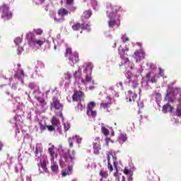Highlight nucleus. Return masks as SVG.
I'll return each instance as SVG.
<instances>
[{
    "instance_id": "nucleus-1",
    "label": "nucleus",
    "mask_w": 181,
    "mask_h": 181,
    "mask_svg": "<svg viewBox=\"0 0 181 181\" xmlns=\"http://www.w3.org/2000/svg\"><path fill=\"white\" fill-rule=\"evenodd\" d=\"M59 148L62 152V158H64L66 163H73L76 160V151L70 149H66L62 145H59Z\"/></svg>"
},
{
    "instance_id": "nucleus-2",
    "label": "nucleus",
    "mask_w": 181,
    "mask_h": 181,
    "mask_svg": "<svg viewBox=\"0 0 181 181\" xmlns=\"http://www.w3.org/2000/svg\"><path fill=\"white\" fill-rule=\"evenodd\" d=\"M51 124L52 125H48V131H49V132H53L55 129L59 131V132H62V126L60 125V119H59V118L55 116L52 117Z\"/></svg>"
},
{
    "instance_id": "nucleus-3",
    "label": "nucleus",
    "mask_w": 181,
    "mask_h": 181,
    "mask_svg": "<svg viewBox=\"0 0 181 181\" xmlns=\"http://www.w3.org/2000/svg\"><path fill=\"white\" fill-rule=\"evenodd\" d=\"M0 12L1 13V18L4 21H9L12 19V12L9 11V6L4 4L0 7Z\"/></svg>"
},
{
    "instance_id": "nucleus-4",
    "label": "nucleus",
    "mask_w": 181,
    "mask_h": 181,
    "mask_svg": "<svg viewBox=\"0 0 181 181\" xmlns=\"http://www.w3.org/2000/svg\"><path fill=\"white\" fill-rule=\"evenodd\" d=\"M119 11H121V7L119 6L117 4H108L106 13L107 17L111 18V16H114L115 13Z\"/></svg>"
},
{
    "instance_id": "nucleus-5",
    "label": "nucleus",
    "mask_w": 181,
    "mask_h": 181,
    "mask_svg": "<svg viewBox=\"0 0 181 181\" xmlns=\"http://www.w3.org/2000/svg\"><path fill=\"white\" fill-rule=\"evenodd\" d=\"M95 103L90 102L87 105V115L88 117H93V118H95L97 117V111L93 110V108H95Z\"/></svg>"
},
{
    "instance_id": "nucleus-6",
    "label": "nucleus",
    "mask_w": 181,
    "mask_h": 181,
    "mask_svg": "<svg viewBox=\"0 0 181 181\" xmlns=\"http://www.w3.org/2000/svg\"><path fill=\"white\" fill-rule=\"evenodd\" d=\"M93 153L95 155H100V151H101V143L100 142V137H95L93 141Z\"/></svg>"
},
{
    "instance_id": "nucleus-7",
    "label": "nucleus",
    "mask_w": 181,
    "mask_h": 181,
    "mask_svg": "<svg viewBox=\"0 0 181 181\" xmlns=\"http://www.w3.org/2000/svg\"><path fill=\"white\" fill-rule=\"evenodd\" d=\"M73 101H84V92L81 90H75L72 95Z\"/></svg>"
},
{
    "instance_id": "nucleus-8",
    "label": "nucleus",
    "mask_w": 181,
    "mask_h": 181,
    "mask_svg": "<svg viewBox=\"0 0 181 181\" xmlns=\"http://www.w3.org/2000/svg\"><path fill=\"white\" fill-rule=\"evenodd\" d=\"M26 36L28 40V45L30 46H36L37 40L35 34H33V33H28Z\"/></svg>"
},
{
    "instance_id": "nucleus-9",
    "label": "nucleus",
    "mask_w": 181,
    "mask_h": 181,
    "mask_svg": "<svg viewBox=\"0 0 181 181\" xmlns=\"http://www.w3.org/2000/svg\"><path fill=\"white\" fill-rule=\"evenodd\" d=\"M70 64L74 66L76 63H78V53L74 52L71 56L69 57Z\"/></svg>"
},
{
    "instance_id": "nucleus-10",
    "label": "nucleus",
    "mask_w": 181,
    "mask_h": 181,
    "mask_svg": "<svg viewBox=\"0 0 181 181\" xmlns=\"http://www.w3.org/2000/svg\"><path fill=\"white\" fill-rule=\"evenodd\" d=\"M51 106L54 107L55 110H60V108L63 110V105H62V103H60V101L57 100V98L55 97L53 98L52 99V103H51Z\"/></svg>"
},
{
    "instance_id": "nucleus-11",
    "label": "nucleus",
    "mask_w": 181,
    "mask_h": 181,
    "mask_svg": "<svg viewBox=\"0 0 181 181\" xmlns=\"http://www.w3.org/2000/svg\"><path fill=\"white\" fill-rule=\"evenodd\" d=\"M127 94L129 95V100L128 98H127V101H129V103H132V101L135 102V100H136V97H138V95H136V93H133L132 90H129L127 92Z\"/></svg>"
},
{
    "instance_id": "nucleus-12",
    "label": "nucleus",
    "mask_w": 181,
    "mask_h": 181,
    "mask_svg": "<svg viewBox=\"0 0 181 181\" xmlns=\"http://www.w3.org/2000/svg\"><path fill=\"white\" fill-rule=\"evenodd\" d=\"M73 30H80V29H82V30H86V27H84L83 24H80V23L76 22L74 23L72 25Z\"/></svg>"
},
{
    "instance_id": "nucleus-13",
    "label": "nucleus",
    "mask_w": 181,
    "mask_h": 181,
    "mask_svg": "<svg viewBox=\"0 0 181 181\" xmlns=\"http://www.w3.org/2000/svg\"><path fill=\"white\" fill-rule=\"evenodd\" d=\"M93 69H94V66H93V64H86V66L85 70L83 71V73H85V74H90V76H91L93 73Z\"/></svg>"
},
{
    "instance_id": "nucleus-14",
    "label": "nucleus",
    "mask_w": 181,
    "mask_h": 181,
    "mask_svg": "<svg viewBox=\"0 0 181 181\" xmlns=\"http://www.w3.org/2000/svg\"><path fill=\"white\" fill-rule=\"evenodd\" d=\"M48 152L50 155V160H54V156H57L56 152L54 151V146H52L48 148Z\"/></svg>"
},
{
    "instance_id": "nucleus-15",
    "label": "nucleus",
    "mask_w": 181,
    "mask_h": 181,
    "mask_svg": "<svg viewBox=\"0 0 181 181\" xmlns=\"http://www.w3.org/2000/svg\"><path fill=\"white\" fill-rule=\"evenodd\" d=\"M129 50V49L128 47H125V48H122V46H120L118 49L120 59H124V57L125 56V52H128Z\"/></svg>"
},
{
    "instance_id": "nucleus-16",
    "label": "nucleus",
    "mask_w": 181,
    "mask_h": 181,
    "mask_svg": "<svg viewBox=\"0 0 181 181\" xmlns=\"http://www.w3.org/2000/svg\"><path fill=\"white\" fill-rule=\"evenodd\" d=\"M110 20L107 21V25L110 29H112L115 25H117V21L114 19V16L109 17Z\"/></svg>"
},
{
    "instance_id": "nucleus-17",
    "label": "nucleus",
    "mask_w": 181,
    "mask_h": 181,
    "mask_svg": "<svg viewBox=\"0 0 181 181\" xmlns=\"http://www.w3.org/2000/svg\"><path fill=\"white\" fill-rule=\"evenodd\" d=\"M51 170L52 172H59V165L54 160H51Z\"/></svg>"
},
{
    "instance_id": "nucleus-18",
    "label": "nucleus",
    "mask_w": 181,
    "mask_h": 181,
    "mask_svg": "<svg viewBox=\"0 0 181 181\" xmlns=\"http://www.w3.org/2000/svg\"><path fill=\"white\" fill-rule=\"evenodd\" d=\"M47 163H49V161L46 160H43L42 162H41L40 163L41 168L43 172H45V173H47V172H49V169H47Z\"/></svg>"
},
{
    "instance_id": "nucleus-19",
    "label": "nucleus",
    "mask_w": 181,
    "mask_h": 181,
    "mask_svg": "<svg viewBox=\"0 0 181 181\" xmlns=\"http://www.w3.org/2000/svg\"><path fill=\"white\" fill-rule=\"evenodd\" d=\"M170 108V112H172V111H173V107H172L170 105V104L167 103L166 105H164L163 107V112H164V114H166V112H168V109Z\"/></svg>"
},
{
    "instance_id": "nucleus-20",
    "label": "nucleus",
    "mask_w": 181,
    "mask_h": 181,
    "mask_svg": "<svg viewBox=\"0 0 181 181\" xmlns=\"http://www.w3.org/2000/svg\"><path fill=\"white\" fill-rule=\"evenodd\" d=\"M91 75L90 74H86V80L82 79L81 83L83 84V86H87V83H90L91 81Z\"/></svg>"
},
{
    "instance_id": "nucleus-21",
    "label": "nucleus",
    "mask_w": 181,
    "mask_h": 181,
    "mask_svg": "<svg viewBox=\"0 0 181 181\" xmlns=\"http://www.w3.org/2000/svg\"><path fill=\"white\" fill-rule=\"evenodd\" d=\"M57 14L61 15L62 16H66L69 15V11L66 8H62L58 10Z\"/></svg>"
},
{
    "instance_id": "nucleus-22",
    "label": "nucleus",
    "mask_w": 181,
    "mask_h": 181,
    "mask_svg": "<svg viewBox=\"0 0 181 181\" xmlns=\"http://www.w3.org/2000/svg\"><path fill=\"white\" fill-rule=\"evenodd\" d=\"M99 175L101 176L102 179H107L108 177V171L104 170V169H101L99 171Z\"/></svg>"
},
{
    "instance_id": "nucleus-23",
    "label": "nucleus",
    "mask_w": 181,
    "mask_h": 181,
    "mask_svg": "<svg viewBox=\"0 0 181 181\" xmlns=\"http://www.w3.org/2000/svg\"><path fill=\"white\" fill-rule=\"evenodd\" d=\"M134 56L136 59V63H139V62H141V52L138 50L135 51Z\"/></svg>"
},
{
    "instance_id": "nucleus-24",
    "label": "nucleus",
    "mask_w": 181,
    "mask_h": 181,
    "mask_svg": "<svg viewBox=\"0 0 181 181\" xmlns=\"http://www.w3.org/2000/svg\"><path fill=\"white\" fill-rule=\"evenodd\" d=\"M111 102L104 103V101H103L100 104V108H110V107H111Z\"/></svg>"
},
{
    "instance_id": "nucleus-25",
    "label": "nucleus",
    "mask_w": 181,
    "mask_h": 181,
    "mask_svg": "<svg viewBox=\"0 0 181 181\" xmlns=\"http://www.w3.org/2000/svg\"><path fill=\"white\" fill-rule=\"evenodd\" d=\"M68 144L69 145V148H73L74 146V137L68 138Z\"/></svg>"
},
{
    "instance_id": "nucleus-26",
    "label": "nucleus",
    "mask_w": 181,
    "mask_h": 181,
    "mask_svg": "<svg viewBox=\"0 0 181 181\" xmlns=\"http://www.w3.org/2000/svg\"><path fill=\"white\" fill-rule=\"evenodd\" d=\"M83 15H84V18H86V19H88V18H90L91 16V15H93V11H91V10L86 11L83 13Z\"/></svg>"
},
{
    "instance_id": "nucleus-27",
    "label": "nucleus",
    "mask_w": 181,
    "mask_h": 181,
    "mask_svg": "<svg viewBox=\"0 0 181 181\" xmlns=\"http://www.w3.org/2000/svg\"><path fill=\"white\" fill-rule=\"evenodd\" d=\"M71 54H73L72 51H71V48L67 47V48L66 49V52H65V56H66V57H70V56H71Z\"/></svg>"
},
{
    "instance_id": "nucleus-28",
    "label": "nucleus",
    "mask_w": 181,
    "mask_h": 181,
    "mask_svg": "<svg viewBox=\"0 0 181 181\" xmlns=\"http://www.w3.org/2000/svg\"><path fill=\"white\" fill-rule=\"evenodd\" d=\"M101 131L103 135H105V136L110 134V131H108V129H107L105 127H102Z\"/></svg>"
},
{
    "instance_id": "nucleus-29",
    "label": "nucleus",
    "mask_w": 181,
    "mask_h": 181,
    "mask_svg": "<svg viewBox=\"0 0 181 181\" xmlns=\"http://www.w3.org/2000/svg\"><path fill=\"white\" fill-rule=\"evenodd\" d=\"M35 98L40 104H43V105H47V103H46V100H45V99L40 98V97H36Z\"/></svg>"
},
{
    "instance_id": "nucleus-30",
    "label": "nucleus",
    "mask_w": 181,
    "mask_h": 181,
    "mask_svg": "<svg viewBox=\"0 0 181 181\" xmlns=\"http://www.w3.org/2000/svg\"><path fill=\"white\" fill-rule=\"evenodd\" d=\"M33 32H34V33H35V35L40 36V35H42L43 33V30H42L40 28L34 29Z\"/></svg>"
},
{
    "instance_id": "nucleus-31",
    "label": "nucleus",
    "mask_w": 181,
    "mask_h": 181,
    "mask_svg": "<svg viewBox=\"0 0 181 181\" xmlns=\"http://www.w3.org/2000/svg\"><path fill=\"white\" fill-rule=\"evenodd\" d=\"M40 131H46V129H49V125H45L42 123H40Z\"/></svg>"
},
{
    "instance_id": "nucleus-32",
    "label": "nucleus",
    "mask_w": 181,
    "mask_h": 181,
    "mask_svg": "<svg viewBox=\"0 0 181 181\" xmlns=\"http://www.w3.org/2000/svg\"><path fill=\"white\" fill-rule=\"evenodd\" d=\"M118 139H119V141H122L123 142L127 141V136H125L124 134H119Z\"/></svg>"
},
{
    "instance_id": "nucleus-33",
    "label": "nucleus",
    "mask_w": 181,
    "mask_h": 181,
    "mask_svg": "<svg viewBox=\"0 0 181 181\" xmlns=\"http://www.w3.org/2000/svg\"><path fill=\"white\" fill-rule=\"evenodd\" d=\"M123 173L124 175H134V173L129 170H128V168H124V170H123Z\"/></svg>"
},
{
    "instance_id": "nucleus-34",
    "label": "nucleus",
    "mask_w": 181,
    "mask_h": 181,
    "mask_svg": "<svg viewBox=\"0 0 181 181\" xmlns=\"http://www.w3.org/2000/svg\"><path fill=\"white\" fill-rule=\"evenodd\" d=\"M14 43H16V45H21V43H22V38H21V37H18L14 40Z\"/></svg>"
},
{
    "instance_id": "nucleus-35",
    "label": "nucleus",
    "mask_w": 181,
    "mask_h": 181,
    "mask_svg": "<svg viewBox=\"0 0 181 181\" xmlns=\"http://www.w3.org/2000/svg\"><path fill=\"white\" fill-rule=\"evenodd\" d=\"M35 156H38L39 153H42V150L39 147H35V151H34Z\"/></svg>"
},
{
    "instance_id": "nucleus-36",
    "label": "nucleus",
    "mask_w": 181,
    "mask_h": 181,
    "mask_svg": "<svg viewBox=\"0 0 181 181\" xmlns=\"http://www.w3.org/2000/svg\"><path fill=\"white\" fill-rule=\"evenodd\" d=\"M111 156H114L112 155V153H111V152H107V163H111V162H110V160H111Z\"/></svg>"
},
{
    "instance_id": "nucleus-37",
    "label": "nucleus",
    "mask_w": 181,
    "mask_h": 181,
    "mask_svg": "<svg viewBox=\"0 0 181 181\" xmlns=\"http://www.w3.org/2000/svg\"><path fill=\"white\" fill-rule=\"evenodd\" d=\"M74 78H80V77H81V71H76L74 74Z\"/></svg>"
},
{
    "instance_id": "nucleus-38",
    "label": "nucleus",
    "mask_w": 181,
    "mask_h": 181,
    "mask_svg": "<svg viewBox=\"0 0 181 181\" xmlns=\"http://www.w3.org/2000/svg\"><path fill=\"white\" fill-rule=\"evenodd\" d=\"M122 40L124 43H127V42L129 41V38L128 37H127V35H122Z\"/></svg>"
},
{
    "instance_id": "nucleus-39",
    "label": "nucleus",
    "mask_w": 181,
    "mask_h": 181,
    "mask_svg": "<svg viewBox=\"0 0 181 181\" xmlns=\"http://www.w3.org/2000/svg\"><path fill=\"white\" fill-rule=\"evenodd\" d=\"M35 45H37L38 46H43V45H45V41L37 40V41H35Z\"/></svg>"
},
{
    "instance_id": "nucleus-40",
    "label": "nucleus",
    "mask_w": 181,
    "mask_h": 181,
    "mask_svg": "<svg viewBox=\"0 0 181 181\" xmlns=\"http://www.w3.org/2000/svg\"><path fill=\"white\" fill-rule=\"evenodd\" d=\"M175 114L177 117H181V108L177 107Z\"/></svg>"
},
{
    "instance_id": "nucleus-41",
    "label": "nucleus",
    "mask_w": 181,
    "mask_h": 181,
    "mask_svg": "<svg viewBox=\"0 0 181 181\" xmlns=\"http://www.w3.org/2000/svg\"><path fill=\"white\" fill-rule=\"evenodd\" d=\"M73 173V165L68 166V175H71Z\"/></svg>"
},
{
    "instance_id": "nucleus-42",
    "label": "nucleus",
    "mask_w": 181,
    "mask_h": 181,
    "mask_svg": "<svg viewBox=\"0 0 181 181\" xmlns=\"http://www.w3.org/2000/svg\"><path fill=\"white\" fill-rule=\"evenodd\" d=\"M107 168L110 170V172H112V170H114V168L112 167L111 163H107Z\"/></svg>"
},
{
    "instance_id": "nucleus-43",
    "label": "nucleus",
    "mask_w": 181,
    "mask_h": 181,
    "mask_svg": "<svg viewBox=\"0 0 181 181\" xmlns=\"http://www.w3.org/2000/svg\"><path fill=\"white\" fill-rule=\"evenodd\" d=\"M64 128L65 131H69L70 129V124L69 123H64Z\"/></svg>"
},
{
    "instance_id": "nucleus-44",
    "label": "nucleus",
    "mask_w": 181,
    "mask_h": 181,
    "mask_svg": "<svg viewBox=\"0 0 181 181\" xmlns=\"http://www.w3.org/2000/svg\"><path fill=\"white\" fill-rule=\"evenodd\" d=\"M18 54H21L23 52V47H18L17 49Z\"/></svg>"
},
{
    "instance_id": "nucleus-45",
    "label": "nucleus",
    "mask_w": 181,
    "mask_h": 181,
    "mask_svg": "<svg viewBox=\"0 0 181 181\" xmlns=\"http://www.w3.org/2000/svg\"><path fill=\"white\" fill-rule=\"evenodd\" d=\"M66 5H73L74 4V0H66Z\"/></svg>"
},
{
    "instance_id": "nucleus-46",
    "label": "nucleus",
    "mask_w": 181,
    "mask_h": 181,
    "mask_svg": "<svg viewBox=\"0 0 181 181\" xmlns=\"http://www.w3.org/2000/svg\"><path fill=\"white\" fill-rule=\"evenodd\" d=\"M138 86H139V84H138L137 83H133L132 87V88H138Z\"/></svg>"
},
{
    "instance_id": "nucleus-47",
    "label": "nucleus",
    "mask_w": 181,
    "mask_h": 181,
    "mask_svg": "<svg viewBox=\"0 0 181 181\" xmlns=\"http://www.w3.org/2000/svg\"><path fill=\"white\" fill-rule=\"evenodd\" d=\"M126 77H127V78H128L129 80L131 78V77H132V74L131 73H127L126 74Z\"/></svg>"
},
{
    "instance_id": "nucleus-48",
    "label": "nucleus",
    "mask_w": 181,
    "mask_h": 181,
    "mask_svg": "<svg viewBox=\"0 0 181 181\" xmlns=\"http://www.w3.org/2000/svg\"><path fill=\"white\" fill-rule=\"evenodd\" d=\"M151 83H156V77L153 76L151 79Z\"/></svg>"
},
{
    "instance_id": "nucleus-49",
    "label": "nucleus",
    "mask_w": 181,
    "mask_h": 181,
    "mask_svg": "<svg viewBox=\"0 0 181 181\" xmlns=\"http://www.w3.org/2000/svg\"><path fill=\"white\" fill-rule=\"evenodd\" d=\"M62 175L63 176V177H66V176H67V175H69V172H62Z\"/></svg>"
},
{
    "instance_id": "nucleus-50",
    "label": "nucleus",
    "mask_w": 181,
    "mask_h": 181,
    "mask_svg": "<svg viewBox=\"0 0 181 181\" xmlns=\"http://www.w3.org/2000/svg\"><path fill=\"white\" fill-rule=\"evenodd\" d=\"M124 63V64H127L129 63V58H125Z\"/></svg>"
},
{
    "instance_id": "nucleus-51",
    "label": "nucleus",
    "mask_w": 181,
    "mask_h": 181,
    "mask_svg": "<svg viewBox=\"0 0 181 181\" xmlns=\"http://www.w3.org/2000/svg\"><path fill=\"white\" fill-rule=\"evenodd\" d=\"M151 72L148 73V74L146 75V78H151Z\"/></svg>"
},
{
    "instance_id": "nucleus-52",
    "label": "nucleus",
    "mask_w": 181,
    "mask_h": 181,
    "mask_svg": "<svg viewBox=\"0 0 181 181\" xmlns=\"http://www.w3.org/2000/svg\"><path fill=\"white\" fill-rule=\"evenodd\" d=\"M138 106H139V107H141V108H144V103H141L139 105V103H138Z\"/></svg>"
},
{
    "instance_id": "nucleus-53",
    "label": "nucleus",
    "mask_w": 181,
    "mask_h": 181,
    "mask_svg": "<svg viewBox=\"0 0 181 181\" xmlns=\"http://www.w3.org/2000/svg\"><path fill=\"white\" fill-rule=\"evenodd\" d=\"M4 147V144L0 141V151H2V148Z\"/></svg>"
},
{
    "instance_id": "nucleus-54",
    "label": "nucleus",
    "mask_w": 181,
    "mask_h": 181,
    "mask_svg": "<svg viewBox=\"0 0 181 181\" xmlns=\"http://www.w3.org/2000/svg\"><path fill=\"white\" fill-rule=\"evenodd\" d=\"M78 107H82L81 110L83 111V105H81V103L78 104Z\"/></svg>"
},
{
    "instance_id": "nucleus-55",
    "label": "nucleus",
    "mask_w": 181,
    "mask_h": 181,
    "mask_svg": "<svg viewBox=\"0 0 181 181\" xmlns=\"http://www.w3.org/2000/svg\"><path fill=\"white\" fill-rule=\"evenodd\" d=\"M20 74L21 76H25V74L23 73V70H20Z\"/></svg>"
},
{
    "instance_id": "nucleus-56",
    "label": "nucleus",
    "mask_w": 181,
    "mask_h": 181,
    "mask_svg": "<svg viewBox=\"0 0 181 181\" xmlns=\"http://www.w3.org/2000/svg\"><path fill=\"white\" fill-rule=\"evenodd\" d=\"M106 99L108 100V101H111V97L110 96H107Z\"/></svg>"
},
{
    "instance_id": "nucleus-57",
    "label": "nucleus",
    "mask_w": 181,
    "mask_h": 181,
    "mask_svg": "<svg viewBox=\"0 0 181 181\" xmlns=\"http://www.w3.org/2000/svg\"><path fill=\"white\" fill-rule=\"evenodd\" d=\"M59 117L61 118H63V113L62 112H59Z\"/></svg>"
},
{
    "instance_id": "nucleus-58",
    "label": "nucleus",
    "mask_w": 181,
    "mask_h": 181,
    "mask_svg": "<svg viewBox=\"0 0 181 181\" xmlns=\"http://www.w3.org/2000/svg\"><path fill=\"white\" fill-rule=\"evenodd\" d=\"M127 181H132V177H129Z\"/></svg>"
},
{
    "instance_id": "nucleus-59",
    "label": "nucleus",
    "mask_w": 181,
    "mask_h": 181,
    "mask_svg": "<svg viewBox=\"0 0 181 181\" xmlns=\"http://www.w3.org/2000/svg\"><path fill=\"white\" fill-rule=\"evenodd\" d=\"M122 181H125V177L124 176H122Z\"/></svg>"
},
{
    "instance_id": "nucleus-60",
    "label": "nucleus",
    "mask_w": 181,
    "mask_h": 181,
    "mask_svg": "<svg viewBox=\"0 0 181 181\" xmlns=\"http://www.w3.org/2000/svg\"><path fill=\"white\" fill-rule=\"evenodd\" d=\"M14 77H15V78H18V74H16L14 75Z\"/></svg>"
},
{
    "instance_id": "nucleus-61",
    "label": "nucleus",
    "mask_w": 181,
    "mask_h": 181,
    "mask_svg": "<svg viewBox=\"0 0 181 181\" xmlns=\"http://www.w3.org/2000/svg\"><path fill=\"white\" fill-rule=\"evenodd\" d=\"M18 118H19V116L16 117L14 118L15 121H18Z\"/></svg>"
},
{
    "instance_id": "nucleus-62",
    "label": "nucleus",
    "mask_w": 181,
    "mask_h": 181,
    "mask_svg": "<svg viewBox=\"0 0 181 181\" xmlns=\"http://www.w3.org/2000/svg\"><path fill=\"white\" fill-rule=\"evenodd\" d=\"M54 50H56V49H57V46H56V45H54Z\"/></svg>"
},
{
    "instance_id": "nucleus-63",
    "label": "nucleus",
    "mask_w": 181,
    "mask_h": 181,
    "mask_svg": "<svg viewBox=\"0 0 181 181\" xmlns=\"http://www.w3.org/2000/svg\"><path fill=\"white\" fill-rule=\"evenodd\" d=\"M80 141H81V139H78L77 142H80Z\"/></svg>"
},
{
    "instance_id": "nucleus-64",
    "label": "nucleus",
    "mask_w": 181,
    "mask_h": 181,
    "mask_svg": "<svg viewBox=\"0 0 181 181\" xmlns=\"http://www.w3.org/2000/svg\"><path fill=\"white\" fill-rule=\"evenodd\" d=\"M73 11H76V7H73Z\"/></svg>"
}]
</instances>
